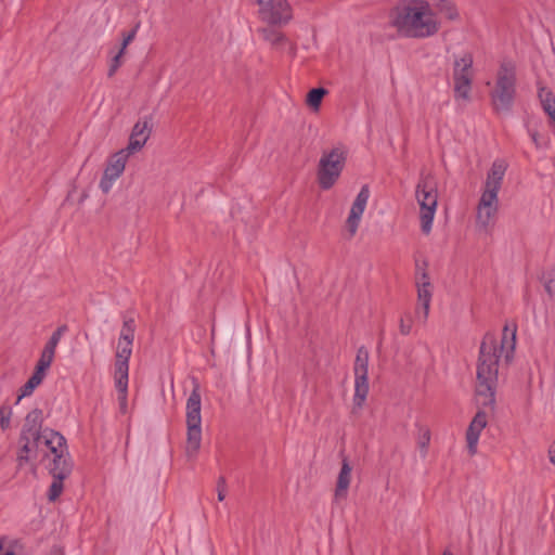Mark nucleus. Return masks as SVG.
Returning <instances> with one entry per match:
<instances>
[{
	"label": "nucleus",
	"instance_id": "f704fd0d",
	"mask_svg": "<svg viewBox=\"0 0 555 555\" xmlns=\"http://www.w3.org/2000/svg\"><path fill=\"white\" fill-rule=\"evenodd\" d=\"M67 331V326L66 325H61L59 326L54 332L53 334L51 335V339L53 341H56L57 344L60 343L62 336L64 335V333Z\"/></svg>",
	"mask_w": 555,
	"mask_h": 555
},
{
	"label": "nucleus",
	"instance_id": "4be33fe9",
	"mask_svg": "<svg viewBox=\"0 0 555 555\" xmlns=\"http://www.w3.org/2000/svg\"><path fill=\"white\" fill-rule=\"evenodd\" d=\"M416 428H417L416 444L420 450L421 457L425 459L427 456L428 447L430 443V437H431L430 429L427 426L422 425L420 423L416 424Z\"/></svg>",
	"mask_w": 555,
	"mask_h": 555
},
{
	"label": "nucleus",
	"instance_id": "a878e982",
	"mask_svg": "<svg viewBox=\"0 0 555 555\" xmlns=\"http://www.w3.org/2000/svg\"><path fill=\"white\" fill-rule=\"evenodd\" d=\"M539 96L544 112L548 115L553 127H555V99L544 90L540 92Z\"/></svg>",
	"mask_w": 555,
	"mask_h": 555
},
{
	"label": "nucleus",
	"instance_id": "79ce46f5",
	"mask_svg": "<svg viewBox=\"0 0 555 555\" xmlns=\"http://www.w3.org/2000/svg\"><path fill=\"white\" fill-rule=\"evenodd\" d=\"M120 393L119 396V401H120V406H121V410H125L126 408V404H127V392L125 393V401L122 400L124 398V393L118 391Z\"/></svg>",
	"mask_w": 555,
	"mask_h": 555
},
{
	"label": "nucleus",
	"instance_id": "39448f33",
	"mask_svg": "<svg viewBox=\"0 0 555 555\" xmlns=\"http://www.w3.org/2000/svg\"><path fill=\"white\" fill-rule=\"evenodd\" d=\"M515 66L511 62H503L496 73L491 89V100L498 112H507L515 95Z\"/></svg>",
	"mask_w": 555,
	"mask_h": 555
},
{
	"label": "nucleus",
	"instance_id": "9b49d317",
	"mask_svg": "<svg viewBox=\"0 0 555 555\" xmlns=\"http://www.w3.org/2000/svg\"><path fill=\"white\" fill-rule=\"evenodd\" d=\"M128 159L129 156L120 150L111 156L99 184L103 193L107 194L112 190L115 182L122 175Z\"/></svg>",
	"mask_w": 555,
	"mask_h": 555
},
{
	"label": "nucleus",
	"instance_id": "5701e85b",
	"mask_svg": "<svg viewBox=\"0 0 555 555\" xmlns=\"http://www.w3.org/2000/svg\"><path fill=\"white\" fill-rule=\"evenodd\" d=\"M369 393V379H354L353 411L361 409Z\"/></svg>",
	"mask_w": 555,
	"mask_h": 555
},
{
	"label": "nucleus",
	"instance_id": "ea45409f",
	"mask_svg": "<svg viewBox=\"0 0 555 555\" xmlns=\"http://www.w3.org/2000/svg\"><path fill=\"white\" fill-rule=\"evenodd\" d=\"M550 461L555 465V443L548 450Z\"/></svg>",
	"mask_w": 555,
	"mask_h": 555
},
{
	"label": "nucleus",
	"instance_id": "473e14b6",
	"mask_svg": "<svg viewBox=\"0 0 555 555\" xmlns=\"http://www.w3.org/2000/svg\"><path fill=\"white\" fill-rule=\"evenodd\" d=\"M412 317L411 313H405L404 317L400 319V333L402 335H408L411 333L412 330Z\"/></svg>",
	"mask_w": 555,
	"mask_h": 555
},
{
	"label": "nucleus",
	"instance_id": "4468645a",
	"mask_svg": "<svg viewBox=\"0 0 555 555\" xmlns=\"http://www.w3.org/2000/svg\"><path fill=\"white\" fill-rule=\"evenodd\" d=\"M417 306L415 308V321L424 324L428 318L431 297L434 294V284L427 280L417 283Z\"/></svg>",
	"mask_w": 555,
	"mask_h": 555
},
{
	"label": "nucleus",
	"instance_id": "37998d69",
	"mask_svg": "<svg viewBox=\"0 0 555 555\" xmlns=\"http://www.w3.org/2000/svg\"><path fill=\"white\" fill-rule=\"evenodd\" d=\"M442 555H452L450 552L446 551Z\"/></svg>",
	"mask_w": 555,
	"mask_h": 555
},
{
	"label": "nucleus",
	"instance_id": "bb28decb",
	"mask_svg": "<svg viewBox=\"0 0 555 555\" xmlns=\"http://www.w3.org/2000/svg\"><path fill=\"white\" fill-rule=\"evenodd\" d=\"M20 442L22 446H21L20 454L17 456V461L21 466L24 462H27L29 460V453L33 450H35L39 443L34 444L31 438L22 439V437H20Z\"/></svg>",
	"mask_w": 555,
	"mask_h": 555
},
{
	"label": "nucleus",
	"instance_id": "7ed1b4c3",
	"mask_svg": "<svg viewBox=\"0 0 555 555\" xmlns=\"http://www.w3.org/2000/svg\"><path fill=\"white\" fill-rule=\"evenodd\" d=\"M506 169L507 163L505 160L495 159L487 172L476 207V227L479 231L488 232L495 222L499 211V192Z\"/></svg>",
	"mask_w": 555,
	"mask_h": 555
},
{
	"label": "nucleus",
	"instance_id": "4c0bfd02",
	"mask_svg": "<svg viewBox=\"0 0 555 555\" xmlns=\"http://www.w3.org/2000/svg\"><path fill=\"white\" fill-rule=\"evenodd\" d=\"M446 15L450 20H455L459 17V13H457L456 9L452 5L448 7V9L446 10Z\"/></svg>",
	"mask_w": 555,
	"mask_h": 555
},
{
	"label": "nucleus",
	"instance_id": "2eb2a0df",
	"mask_svg": "<svg viewBox=\"0 0 555 555\" xmlns=\"http://www.w3.org/2000/svg\"><path fill=\"white\" fill-rule=\"evenodd\" d=\"M43 413L40 409H34L26 417L21 431L22 439L31 438L34 444L40 443L42 436Z\"/></svg>",
	"mask_w": 555,
	"mask_h": 555
},
{
	"label": "nucleus",
	"instance_id": "f03ea898",
	"mask_svg": "<svg viewBox=\"0 0 555 555\" xmlns=\"http://www.w3.org/2000/svg\"><path fill=\"white\" fill-rule=\"evenodd\" d=\"M391 25L406 38H426L438 31L439 23L431 7L423 0H403L391 13Z\"/></svg>",
	"mask_w": 555,
	"mask_h": 555
},
{
	"label": "nucleus",
	"instance_id": "a19ab883",
	"mask_svg": "<svg viewBox=\"0 0 555 555\" xmlns=\"http://www.w3.org/2000/svg\"><path fill=\"white\" fill-rule=\"evenodd\" d=\"M49 555H64V552H63V550L61 547L54 546V547L51 548Z\"/></svg>",
	"mask_w": 555,
	"mask_h": 555
},
{
	"label": "nucleus",
	"instance_id": "6ab92c4d",
	"mask_svg": "<svg viewBox=\"0 0 555 555\" xmlns=\"http://www.w3.org/2000/svg\"><path fill=\"white\" fill-rule=\"evenodd\" d=\"M139 27H140V25L137 24L130 31L122 33V35H121L122 41H121L120 48L111 59L109 70H108L109 76L114 75L115 72L118 69V67L121 65L122 56L126 52V49L134 40Z\"/></svg>",
	"mask_w": 555,
	"mask_h": 555
},
{
	"label": "nucleus",
	"instance_id": "423d86ee",
	"mask_svg": "<svg viewBox=\"0 0 555 555\" xmlns=\"http://www.w3.org/2000/svg\"><path fill=\"white\" fill-rule=\"evenodd\" d=\"M201 393L198 384H195V387L186 401L188 439L185 446V454L188 459L195 457L201 448Z\"/></svg>",
	"mask_w": 555,
	"mask_h": 555
},
{
	"label": "nucleus",
	"instance_id": "58836bf2",
	"mask_svg": "<svg viewBox=\"0 0 555 555\" xmlns=\"http://www.w3.org/2000/svg\"><path fill=\"white\" fill-rule=\"evenodd\" d=\"M56 346H57V343L56 341H53L51 338L48 340V343L46 344L43 350L46 351H49V352H52L55 354V349H56Z\"/></svg>",
	"mask_w": 555,
	"mask_h": 555
},
{
	"label": "nucleus",
	"instance_id": "c85d7f7f",
	"mask_svg": "<svg viewBox=\"0 0 555 555\" xmlns=\"http://www.w3.org/2000/svg\"><path fill=\"white\" fill-rule=\"evenodd\" d=\"M65 477H53V481L50 485L49 491H48V499L51 502H54L59 499L63 491V480Z\"/></svg>",
	"mask_w": 555,
	"mask_h": 555
},
{
	"label": "nucleus",
	"instance_id": "9d476101",
	"mask_svg": "<svg viewBox=\"0 0 555 555\" xmlns=\"http://www.w3.org/2000/svg\"><path fill=\"white\" fill-rule=\"evenodd\" d=\"M260 18L269 25H281L291 20V8L286 0H255Z\"/></svg>",
	"mask_w": 555,
	"mask_h": 555
},
{
	"label": "nucleus",
	"instance_id": "f8f14e48",
	"mask_svg": "<svg viewBox=\"0 0 555 555\" xmlns=\"http://www.w3.org/2000/svg\"><path fill=\"white\" fill-rule=\"evenodd\" d=\"M370 195L371 192L369 186L363 185L350 206L345 223L346 230L350 237L354 236L359 229L363 214L367 206Z\"/></svg>",
	"mask_w": 555,
	"mask_h": 555
},
{
	"label": "nucleus",
	"instance_id": "393cba45",
	"mask_svg": "<svg viewBox=\"0 0 555 555\" xmlns=\"http://www.w3.org/2000/svg\"><path fill=\"white\" fill-rule=\"evenodd\" d=\"M327 90L324 88L311 89L306 96V104L312 112H319Z\"/></svg>",
	"mask_w": 555,
	"mask_h": 555
},
{
	"label": "nucleus",
	"instance_id": "7c9ffc66",
	"mask_svg": "<svg viewBox=\"0 0 555 555\" xmlns=\"http://www.w3.org/2000/svg\"><path fill=\"white\" fill-rule=\"evenodd\" d=\"M12 409L9 405L0 406V427L2 430H7L11 424Z\"/></svg>",
	"mask_w": 555,
	"mask_h": 555
},
{
	"label": "nucleus",
	"instance_id": "e433bc0d",
	"mask_svg": "<svg viewBox=\"0 0 555 555\" xmlns=\"http://www.w3.org/2000/svg\"><path fill=\"white\" fill-rule=\"evenodd\" d=\"M529 134H530V138H531L532 142L534 143V145L537 147H541L542 146V142L540 140L539 133L537 131L530 130Z\"/></svg>",
	"mask_w": 555,
	"mask_h": 555
},
{
	"label": "nucleus",
	"instance_id": "2f4dec72",
	"mask_svg": "<svg viewBox=\"0 0 555 555\" xmlns=\"http://www.w3.org/2000/svg\"><path fill=\"white\" fill-rule=\"evenodd\" d=\"M135 324L133 319L124 321L120 337L124 339H134Z\"/></svg>",
	"mask_w": 555,
	"mask_h": 555
},
{
	"label": "nucleus",
	"instance_id": "20e7f679",
	"mask_svg": "<svg viewBox=\"0 0 555 555\" xmlns=\"http://www.w3.org/2000/svg\"><path fill=\"white\" fill-rule=\"evenodd\" d=\"M348 156L346 146L339 144L324 151L318 164V183L322 190H330L339 180Z\"/></svg>",
	"mask_w": 555,
	"mask_h": 555
},
{
	"label": "nucleus",
	"instance_id": "aec40b11",
	"mask_svg": "<svg viewBox=\"0 0 555 555\" xmlns=\"http://www.w3.org/2000/svg\"><path fill=\"white\" fill-rule=\"evenodd\" d=\"M73 465L69 460L68 451L53 455L50 473L52 477L67 478L72 472Z\"/></svg>",
	"mask_w": 555,
	"mask_h": 555
},
{
	"label": "nucleus",
	"instance_id": "dca6fc26",
	"mask_svg": "<svg viewBox=\"0 0 555 555\" xmlns=\"http://www.w3.org/2000/svg\"><path fill=\"white\" fill-rule=\"evenodd\" d=\"M516 331H517V327L515 324H513L512 326H509V324H505V326L503 328V335H502V339H501V344H500V349L498 348L496 340L492 334L488 333L485 335V336H492V338L494 340V346L496 348L498 359L500 358L501 353H504L505 360L507 362L512 359L513 352H514L515 346H516ZM483 338H486V337H483ZM483 340L485 339H482V341Z\"/></svg>",
	"mask_w": 555,
	"mask_h": 555
},
{
	"label": "nucleus",
	"instance_id": "f3484780",
	"mask_svg": "<svg viewBox=\"0 0 555 555\" xmlns=\"http://www.w3.org/2000/svg\"><path fill=\"white\" fill-rule=\"evenodd\" d=\"M351 472L352 467L349 464L347 459H344L341 462V468L337 477L334 499L335 501H339L347 498L348 488L351 481Z\"/></svg>",
	"mask_w": 555,
	"mask_h": 555
},
{
	"label": "nucleus",
	"instance_id": "b1692460",
	"mask_svg": "<svg viewBox=\"0 0 555 555\" xmlns=\"http://www.w3.org/2000/svg\"><path fill=\"white\" fill-rule=\"evenodd\" d=\"M43 378L44 375L35 371L33 375L29 377V379L26 382V384L23 387H21L20 395L15 403L17 404L22 400V398L30 396L35 388H37L42 383Z\"/></svg>",
	"mask_w": 555,
	"mask_h": 555
},
{
	"label": "nucleus",
	"instance_id": "cd10ccee",
	"mask_svg": "<svg viewBox=\"0 0 555 555\" xmlns=\"http://www.w3.org/2000/svg\"><path fill=\"white\" fill-rule=\"evenodd\" d=\"M54 353L42 350L41 356L37 362L35 371L39 372L40 374L46 376L47 370L50 367V365L53 362Z\"/></svg>",
	"mask_w": 555,
	"mask_h": 555
},
{
	"label": "nucleus",
	"instance_id": "0eeeda50",
	"mask_svg": "<svg viewBox=\"0 0 555 555\" xmlns=\"http://www.w3.org/2000/svg\"><path fill=\"white\" fill-rule=\"evenodd\" d=\"M415 198L420 207L421 230L427 235L431 232L438 206V193L435 183L428 178L420 181L416 185Z\"/></svg>",
	"mask_w": 555,
	"mask_h": 555
},
{
	"label": "nucleus",
	"instance_id": "c9c22d12",
	"mask_svg": "<svg viewBox=\"0 0 555 555\" xmlns=\"http://www.w3.org/2000/svg\"><path fill=\"white\" fill-rule=\"evenodd\" d=\"M543 286L551 296H555V280H544Z\"/></svg>",
	"mask_w": 555,
	"mask_h": 555
},
{
	"label": "nucleus",
	"instance_id": "412c9836",
	"mask_svg": "<svg viewBox=\"0 0 555 555\" xmlns=\"http://www.w3.org/2000/svg\"><path fill=\"white\" fill-rule=\"evenodd\" d=\"M369 371V351L365 347H360L357 351L353 372L354 379H369L367 378Z\"/></svg>",
	"mask_w": 555,
	"mask_h": 555
},
{
	"label": "nucleus",
	"instance_id": "c756f323",
	"mask_svg": "<svg viewBox=\"0 0 555 555\" xmlns=\"http://www.w3.org/2000/svg\"><path fill=\"white\" fill-rule=\"evenodd\" d=\"M263 38L273 46H279L284 41V36L272 28L262 29Z\"/></svg>",
	"mask_w": 555,
	"mask_h": 555
},
{
	"label": "nucleus",
	"instance_id": "1a4fd4ad",
	"mask_svg": "<svg viewBox=\"0 0 555 555\" xmlns=\"http://www.w3.org/2000/svg\"><path fill=\"white\" fill-rule=\"evenodd\" d=\"M133 339H124L119 337L116 361H115V382L118 391L126 393L128 387L129 359L132 353ZM125 401V397L122 398Z\"/></svg>",
	"mask_w": 555,
	"mask_h": 555
},
{
	"label": "nucleus",
	"instance_id": "a211bd4d",
	"mask_svg": "<svg viewBox=\"0 0 555 555\" xmlns=\"http://www.w3.org/2000/svg\"><path fill=\"white\" fill-rule=\"evenodd\" d=\"M40 442L44 443L53 455L68 451L66 439L53 429H43Z\"/></svg>",
	"mask_w": 555,
	"mask_h": 555
},
{
	"label": "nucleus",
	"instance_id": "ddd939ff",
	"mask_svg": "<svg viewBox=\"0 0 555 555\" xmlns=\"http://www.w3.org/2000/svg\"><path fill=\"white\" fill-rule=\"evenodd\" d=\"M150 135L151 127L149 122L146 120L138 121L132 128L128 145L120 151L129 157L139 153L144 147Z\"/></svg>",
	"mask_w": 555,
	"mask_h": 555
},
{
	"label": "nucleus",
	"instance_id": "72a5a7b5",
	"mask_svg": "<svg viewBox=\"0 0 555 555\" xmlns=\"http://www.w3.org/2000/svg\"><path fill=\"white\" fill-rule=\"evenodd\" d=\"M217 492H218V500L222 502L225 498L227 492V483L224 477H219L217 481Z\"/></svg>",
	"mask_w": 555,
	"mask_h": 555
},
{
	"label": "nucleus",
	"instance_id": "f257e3e1",
	"mask_svg": "<svg viewBox=\"0 0 555 555\" xmlns=\"http://www.w3.org/2000/svg\"><path fill=\"white\" fill-rule=\"evenodd\" d=\"M496 383V348L492 336H486L480 346L475 390L476 401L480 409L474 416L466 431L467 449L470 455L476 454L480 433L487 425V410H494Z\"/></svg>",
	"mask_w": 555,
	"mask_h": 555
},
{
	"label": "nucleus",
	"instance_id": "6e6552de",
	"mask_svg": "<svg viewBox=\"0 0 555 555\" xmlns=\"http://www.w3.org/2000/svg\"><path fill=\"white\" fill-rule=\"evenodd\" d=\"M472 65L473 57L463 54L454 62L453 80L455 96L461 100H468L472 88Z\"/></svg>",
	"mask_w": 555,
	"mask_h": 555
}]
</instances>
